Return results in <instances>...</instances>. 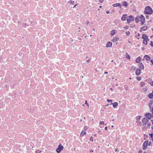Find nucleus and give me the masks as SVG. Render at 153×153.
<instances>
[{
    "mask_svg": "<svg viewBox=\"0 0 153 153\" xmlns=\"http://www.w3.org/2000/svg\"><path fill=\"white\" fill-rule=\"evenodd\" d=\"M3 105V103H0V107H2Z\"/></svg>",
    "mask_w": 153,
    "mask_h": 153,
    "instance_id": "f704fd0d",
    "label": "nucleus"
},
{
    "mask_svg": "<svg viewBox=\"0 0 153 153\" xmlns=\"http://www.w3.org/2000/svg\"><path fill=\"white\" fill-rule=\"evenodd\" d=\"M150 121H151V122L152 121V122H153L152 123H153V120H151Z\"/></svg>",
    "mask_w": 153,
    "mask_h": 153,
    "instance_id": "6e6d98bb",
    "label": "nucleus"
},
{
    "mask_svg": "<svg viewBox=\"0 0 153 153\" xmlns=\"http://www.w3.org/2000/svg\"><path fill=\"white\" fill-rule=\"evenodd\" d=\"M117 32V31L115 30H113L111 31V36L114 35Z\"/></svg>",
    "mask_w": 153,
    "mask_h": 153,
    "instance_id": "aec40b11",
    "label": "nucleus"
},
{
    "mask_svg": "<svg viewBox=\"0 0 153 153\" xmlns=\"http://www.w3.org/2000/svg\"><path fill=\"white\" fill-rule=\"evenodd\" d=\"M114 127V126H111V127Z\"/></svg>",
    "mask_w": 153,
    "mask_h": 153,
    "instance_id": "680f3d73",
    "label": "nucleus"
},
{
    "mask_svg": "<svg viewBox=\"0 0 153 153\" xmlns=\"http://www.w3.org/2000/svg\"><path fill=\"white\" fill-rule=\"evenodd\" d=\"M41 151L38 150L36 151V153H41Z\"/></svg>",
    "mask_w": 153,
    "mask_h": 153,
    "instance_id": "c85d7f7f",
    "label": "nucleus"
},
{
    "mask_svg": "<svg viewBox=\"0 0 153 153\" xmlns=\"http://www.w3.org/2000/svg\"><path fill=\"white\" fill-rule=\"evenodd\" d=\"M86 133V132L85 131H82V132L81 133L80 136L81 137H82L84 135H85Z\"/></svg>",
    "mask_w": 153,
    "mask_h": 153,
    "instance_id": "f3484780",
    "label": "nucleus"
},
{
    "mask_svg": "<svg viewBox=\"0 0 153 153\" xmlns=\"http://www.w3.org/2000/svg\"><path fill=\"white\" fill-rule=\"evenodd\" d=\"M150 143H151V142H149V145H150Z\"/></svg>",
    "mask_w": 153,
    "mask_h": 153,
    "instance_id": "4d7b16f0",
    "label": "nucleus"
},
{
    "mask_svg": "<svg viewBox=\"0 0 153 153\" xmlns=\"http://www.w3.org/2000/svg\"><path fill=\"white\" fill-rule=\"evenodd\" d=\"M150 45L152 46L153 47V42L151 41V44Z\"/></svg>",
    "mask_w": 153,
    "mask_h": 153,
    "instance_id": "72a5a7b5",
    "label": "nucleus"
},
{
    "mask_svg": "<svg viewBox=\"0 0 153 153\" xmlns=\"http://www.w3.org/2000/svg\"><path fill=\"white\" fill-rule=\"evenodd\" d=\"M85 104H87L88 106V104L87 103V101L85 100Z\"/></svg>",
    "mask_w": 153,
    "mask_h": 153,
    "instance_id": "c03bdc74",
    "label": "nucleus"
},
{
    "mask_svg": "<svg viewBox=\"0 0 153 153\" xmlns=\"http://www.w3.org/2000/svg\"><path fill=\"white\" fill-rule=\"evenodd\" d=\"M142 38L143 39V43L146 45H147V42L149 40V39L147 38V36L145 34H143Z\"/></svg>",
    "mask_w": 153,
    "mask_h": 153,
    "instance_id": "7ed1b4c3",
    "label": "nucleus"
},
{
    "mask_svg": "<svg viewBox=\"0 0 153 153\" xmlns=\"http://www.w3.org/2000/svg\"><path fill=\"white\" fill-rule=\"evenodd\" d=\"M125 89H127V88H126V86H125Z\"/></svg>",
    "mask_w": 153,
    "mask_h": 153,
    "instance_id": "13d9d810",
    "label": "nucleus"
},
{
    "mask_svg": "<svg viewBox=\"0 0 153 153\" xmlns=\"http://www.w3.org/2000/svg\"><path fill=\"white\" fill-rule=\"evenodd\" d=\"M104 0H100V3H102L103 2V1Z\"/></svg>",
    "mask_w": 153,
    "mask_h": 153,
    "instance_id": "a19ab883",
    "label": "nucleus"
},
{
    "mask_svg": "<svg viewBox=\"0 0 153 153\" xmlns=\"http://www.w3.org/2000/svg\"><path fill=\"white\" fill-rule=\"evenodd\" d=\"M137 79L138 81H140L141 80V77L140 76H138L137 77Z\"/></svg>",
    "mask_w": 153,
    "mask_h": 153,
    "instance_id": "a878e982",
    "label": "nucleus"
},
{
    "mask_svg": "<svg viewBox=\"0 0 153 153\" xmlns=\"http://www.w3.org/2000/svg\"><path fill=\"white\" fill-rule=\"evenodd\" d=\"M131 69L133 70H134L135 69V67L134 66H132L131 67Z\"/></svg>",
    "mask_w": 153,
    "mask_h": 153,
    "instance_id": "e433bc0d",
    "label": "nucleus"
},
{
    "mask_svg": "<svg viewBox=\"0 0 153 153\" xmlns=\"http://www.w3.org/2000/svg\"><path fill=\"white\" fill-rule=\"evenodd\" d=\"M140 20L142 23V25H143L144 23L145 20L144 17H142V18H140Z\"/></svg>",
    "mask_w": 153,
    "mask_h": 153,
    "instance_id": "ddd939ff",
    "label": "nucleus"
},
{
    "mask_svg": "<svg viewBox=\"0 0 153 153\" xmlns=\"http://www.w3.org/2000/svg\"><path fill=\"white\" fill-rule=\"evenodd\" d=\"M25 25H26V23H25Z\"/></svg>",
    "mask_w": 153,
    "mask_h": 153,
    "instance_id": "69168bd1",
    "label": "nucleus"
},
{
    "mask_svg": "<svg viewBox=\"0 0 153 153\" xmlns=\"http://www.w3.org/2000/svg\"><path fill=\"white\" fill-rule=\"evenodd\" d=\"M142 17H144V16L142 15H140V19L141 18H142Z\"/></svg>",
    "mask_w": 153,
    "mask_h": 153,
    "instance_id": "ea45409f",
    "label": "nucleus"
},
{
    "mask_svg": "<svg viewBox=\"0 0 153 153\" xmlns=\"http://www.w3.org/2000/svg\"><path fill=\"white\" fill-rule=\"evenodd\" d=\"M104 73L105 74H108V72H105Z\"/></svg>",
    "mask_w": 153,
    "mask_h": 153,
    "instance_id": "3c124183",
    "label": "nucleus"
},
{
    "mask_svg": "<svg viewBox=\"0 0 153 153\" xmlns=\"http://www.w3.org/2000/svg\"><path fill=\"white\" fill-rule=\"evenodd\" d=\"M144 58L147 60H149L150 59V57L147 55H145L144 56Z\"/></svg>",
    "mask_w": 153,
    "mask_h": 153,
    "instance_id": "a211bd4d",
    "label": "nucleus"
},
{
    "mask_svg": "<svg viewBox=\"0 0 153 153\" xmlns=\"http://www.w3.org/2000/svg\"><path fill=\"white\" fill-rule=\"evenodd\" d=\"M126 57L127 58L130 59V56L127 53H126Z\"/></svg>",
    "mask_w": 153,
    "mask_h": 153,
    "instance_id": "393cba45",
    "label": "nucleus"
},
{
    "mask_svg": "<svg viewBox=\"0 0 153 153\" xmlns=\"http://www.w3.org/2000/svg\"><path fill=\"white\" fill-rule=\"evenodd\" d=\"M107 101L108 102H112V100H107Z\"/></svg>",
    "mask_w": 153,
    "mask_h": 153,
    "instance_id": "c9c22d12",
    "label": "nucleus"
},
{
    "mask_svg": "<svg viewBox=\"0 0 153 153\" xmlns=\"http://www.w3.org/2000/svg\"><path fill=\"white\" fill-rule=\"evenodd\" d=\"M85 23L87 24V25H88L89 23V22L88 21H87Z\"/></svg>",
    "mask_w": 153,
    "mask_h": 153,
    "instance_id": "a18cd8bd",
    "label": "nucleus"
},
{
    "mask_svg": "<svg viewBox=\"0 0 153 153\" xmlns=\"http://www.w3.org/2000/svg\"><path fill=\"white\" fill-rule=\"evenodd\" d=\"M151 62H152V64L153 65V60H151Z\"/></svg>",
    "mask_w": 153,
    "mask_h": 153,
    "instance_id": "49530a36",
    "label": "nucleus"
},
{
    "mask_svg": "<svg viewBox=\"0 0 153 153\" xmlns=\"http://www.w3.org/2000/svg\"><path fill=\"white\" fill-rule=\"evenodd\" d=\"M126 35L127 36L129 35L130 34V32H129L128 31H127V32H126Z\"/></svg>",
    "mask_w": 153,
    "mask_h": 153,
    "instance_id": "bb28decb",
    "label": "nucleus"
},
{
    "mask_svg": "<svg viewBox=\"0 0 153 153\" xmlns=\"http://www.w3.org/2000/svg\"><path fill=\"white\" fill-rule=\"evenodd\" d=\"M127 14L123 15L121 18V19L123 21L126 20L127 19Z\"/></svg>",
    "mask_w": 153,
    "mask_h": 153,
    "instance_id": "9d476101",
    "label": "nucleus"
},
{
    "mask_svg": "<svg viewBox=\"0 0 153 153\" xmlns=\"http://www.w3.org/2000/svg\"><path fill=\"white\" fill-rule=\"evenodd\" d=\"M112 6L114 7H117L118 6H119L120 7H121L122 5L121 4L119 3H116L113 4Z\"/></svg>",
    "mask_w": 153,
    "mask_h": 153,
    "instance_id": "1a4fd4ad",
    "label": "nucleus"
},
{
    "mask_svg": "<svg viewBox=\"0 0 153 153\" xmlns=\"http://www.w3.org/2000/svg\"><path fill=\"white\" fill-rule=\"evenodd\" d=\"M144 83L143 82H141V86H144Z\"/></svg>",
    "mask_w": 153,
    "mask_h": 153,
    "instance_id": "7c9ffc66",
    "label": "nucleus"
},
{
    "mask_svg": "<svg viewBox=\"0 0 153 153\" xmlns=\"http://www.w3.org/2000/svg\"><path fill=\"white\" fill-rule=\"evenodd\" d=\"M109 105H106V106H108Z\"/></svg>",
    "mask_w": 153,
    "mask_h": 153,
    "instance_id": "0e129e2a",
    "label": "nucleus"
},
{
    "mask_svg": "<svg viewBox=\"0 0 153 153\" xmlns=\"http://www.w3.org/2000/svg\"><path fill=\"white\" fill-rule=\"evenodd\" d=\"M111 104H112L114 108H116L118 105V103L117 102H115L114 103H112Z\"/></svg>",
    "mask_w": 153,
    "mask_h": 153,
    "instance_id": "f8f14e48",
    "label": "nucleus"
},
{
    "mask_svg": "<svg viewBox=\"0 0 153 153\" xmlns=\"http://www.w3.org/2000/svg\"><path fill=\"white\" fill-rule=\"evenodd\" d=\"M142 122L143 124V126L144 125H146L148 122H149V120H147V118H145L142 120Z\"/></svg>",
    "mask_w": 153,
    "mask_h": 153,
    "instance_id": "0eeeda50",
    "label": "nucleus"
},
{
    "mask_svg": "<svg viewBox=\"0 0 153 153\" xmlns=\"http://www.w3.org/2000/svg\"><path fill=\"white\" fill-rule=\"evenodd\" d=\"M139 18L138 17H136L135 18V21L136 23H138L139 21Z\"/></svg>",
    "mask_w": 153,
    "mask_h": 153,
    "instance_id": "5701e85b",
    "label": "nucleus"
},
{
    "mask_svg": "<svg viewBox=\"0 0 153 153\" xmlns=\"http://www.w3.org/2000/svg\"><path fill=\"white\" fill-rule=\"evenodd\" d=\"M107 129H108V128L107 127H105V130H107Z\"/></svg>",
    "mask_w": 153,
    "mask_h": 153,
    "instance_id": "8fccbe9b",
    "label": "nucleus"
},
{
    "mask_svg": "<svg viewBox=\"0 0 153 153\" xmlns=\"http://www.w3.org/2000/svg\"><path fill=\"white\" fill-rule=\"evenodd\" d=\"M135 73L136 75L138 76L141 74V71L139 69H137L136 70Z\"/></svg>",
    "mask_w": 153,
    "mask_h": 153,
    "instance_id": "6e6552de",
    "label": "nucleus"
},
{
    "mask_svg": "<svg viewBox=\"0 0 153 153\" xmlns=\"http://www.w3.org/2000/svg\"><path fill=\"white\" fill-rule=\"evenodd\" d=\"M106 13H107V14H108L109 13V12L108 11H106Z\"/></svg>",
    "mask_w": 153,
    "mask_h": 153,
    "instance_id": "09e8293b",
    "label": "nucleus"
},
{
    "mask_svg": "<svg viewBox=\"0 0 153 153\" xmlns=\"http://www.w3.org/2000/svg\"><path fill=\"white\" fill-rule=\"evenodd\" d=\"M63 149V146H62L61 144H59L56 149V152L57 153H59Z\"/></svg>",
    "mask_w": 153,
    "mask_h": 153,
    "instance_id": "20e7f679",
    "label": "nucleus"
},
{
    "mask_svg": "<svg viewBox=\"0 0 153 153\" xmlns=\"http://www.w3.org/2000/svg\"><path fill=\"white\" fill-rule=\"evenodd\" d=\"M149 135L150 136V137H151L152 140L153 139V133L150 134Z\"/></svg>",
    "mask_w": 153,
    "mask_h": 153,
    "instance_id": "cd10ccee",
    "label": "nucleus"
},
{
    "mask_svg": "<svg viewBox=\"0 0 153 153\" xmlns=\"http://www.w3.org/2000/svg\"><path fill=\"white\" fill-rule=\"evenodd\" d=\"M115 152H118V149H115Z\"/></svg>",
    "mask_w": 153,
    "mask_h": 153,
    "instance_id": "de8ad7c7",
    "label": "nucleus"
},
{
    "mask_svg": "<svg viewBox=\"0 0 153 153\" xmlns=\"http://www.w3.org/2000/svg\"><path fill=\"white\" fill-rule=\"evenodd\" d=\"M150 85L152 86H153V81L150 82Z\"/></svg>",
    "mask_w": 153,
    "mask_h": 153,
    "instance_id": "4c0bfd02",
    "label": "nucleus"
},
{
    "mask_svg": "<svg viewBox=\"0 0 153 153\" xmlns=\"http://www.w3.org/2000/svg\"><path fill=\"white\" fill-rule=\"evenodd\" d=\"M90 152H93V151L92 150H91V151H90Z\"/></svg>",
    "mask_w": 153,
    "mask_h": 153,
    "instance_id": "5fc2aeb1",
    "label": "nucleus"
},
{
    "mask_svg": "<svg viewBox=\"0 0 153 153\" xmlns=\"http://www.w3.org/2000/svg\"><path fill=\"white\" fill-rule=\"evenodd\" d=\"M85 129H87V128H85Z\"/></svg>",
    "mask_w": 153,
    "mask_h": 153,
    "instance_id": "338daca9",
    "label": "nucleus"
},
{
    "mask_svg": "<svg viewBox=\"0 0 153 153\" xmlns=\"http://www.w3.org/2000/svg\"><path fill=\"white\" fill-rule=\"evenodd\" d=\"M141 29L142 30H145L147 29V27L146 26H144L142 27Z\"/></svg>",
    "mask_w": 153,
    "mask_h": 153,
    "instance_id": "412c9836",
    "label": "nucleus"
},
{
    "mask_svg": "<svg viewBox=\"0 0 153 153\" xmlns=\"http://www.w3.org/2000/svg\"><path fill=\"white\" fill-rule=\"evenodd\" d=\"M139 67L141 69H143L144 68L143 65L142 63H140L139 64Z\"/></svg>",
    "mask_w": 153,
    "mask_h": 153,
    "instance_id": "4468645a",
    "label": "nucleus"
},
{
    "mask_svg": "<svg viewBox=\"0 0 153 153\" xmlns=\"http://www.w3.org/2000/svg\"><path fill=\"white\" fill-rule=\"evenodd\" d=\"M148 97L150 99H152L153 98V94L152 93H150L148 94Z\"/></svg>",
    "mask_w": 153,
    "mask_h": 153,
    "instance_id": "2eb2a0df",
    "label": "nucleus"
},
{
    "mask_svg": "<svg viewBox=\"0 0 153 153\" xmlns=\"http://www.w3.org/2000/svg\"><path fill=\"white\" fill-rule=\"evenodd\" d=\"M140 57H138L136 60V62L137 63H138L140 62Z\"/></svg>",
    "mask_w": 153,
    "mask_h": 153,
    "instance_id": "4be33fe9",
    "label": "nucleus"
},
{
    "mask_svg": "<svg viewBox=\"0 0 153 153\" xmlns=\"http://www.w3.org/2000/svg\"><path fill=\"white\" fill-rule=\"evenodd\" d=\"M90 61V59H88L87 60L86 62L87 63H88Z\"/></svg>",
    "mask_w": 153,
    "mask_h": 153,
    "instance_id": "79ce46f5",
    "label": "nucleus"
},
{
    "mask_svg": "<svg viewBox=\"0 0 153 153\" xmlns=\"http://www.w3.org/2000/svg\"><path fill=\"white\" fill-rule=\"evenodd\" d=\"M111 62H113V60H111Z\"/></svg>",
    "mask_w": 153,
    "mask_h": 153,
    "instance_id": "e2e57ef3",
    "label": "nucleus"
},
{
    "mask_svg": "<svg viewBox=\"0 0 153 153\" xmlns=\"http://www.w3.org/2000/svg\"><path fill=\"white\" fill-rule=\"evenodd\" d=\"M85 129H87V128H85Z\"/></svg>",
    "mask_w": 153,
    "mask_h": 153,
    "instance_id": "774afa93",
    "label": "nucleus"
},
{
    "mask_svg": "<svg viewBox=\"0 0 153 153\" xmlns=\"http://www.w3.org/2000/svg\"><path fill=\"white\" fill-rule=\"evenodd\" d=\"M91 141H93V138L92 137H91L89 139Z\"/></svg>",
    "mask_w": 153,
    "mask_h": 153,
    "instance_id": "c756f323",
    "label": "nucleus"
},
{
    "mask_svg": "<svg viewBox=\"0 0 153 153\" xmlns=\"http://www.w3.org/2000/svg\"><path fill=\"white\" fill-rule=\"evenodd\" d=\"M152 102H150L149 103V106L150 109L152 108L151 111L152 113V114L148 113L146 114V117H147L146 118L148 119L149 120H150L151 119V117H152L153 116V106H152Z\"/></svg>",
    "mask_w": 153,
    "mask_h": 153,
    "instance_id": "f257e3e1",
    "label": "nucleus"
},
{
    "mask_svg": "<svg viewBox=\"0 0 153 153\" xmlns=\"http://www.w3.org/2000/svg\"><path fill=\"white\" fill-rule=\"evenodd\" d=\"M77 5V4H76L73 7V8H74L75 6H76Z\"/></svg>",
    "mask_w": 153,
    "mask_h": 153,
    "instance_id": "603ef678",
    "label": "nucleus"
},
{
    "mask_svg": "<svg viewBox=\"0 0 153 153\" xmlns=\"http://www.w3.org/2000/svg\"><path fill=\"white\" fill-rule=\"evenodd\" d=\"M148 142V141H146L143 143V150H145L147 149Z\"/></svg>",
    "mask_w": 153,
    "mask_h": 153,
    "instance_id": "423d86ee",
    "label": "nucleus"
},
{
    "mask_svg": "<svg viewBox=\"0 0 153 153\" xmlns=\"http://www.w3.org/2000/svg\"><path fill=\"white\" fill-rule=\"evenodd\" d=\"M104 124V122L103 121L101 122L100 123V125H103Z\"/></svg>",
    "mask_w": 153,
    "mask_h": 153,
    "instance_id": "473e14b6",
    "label": "nucleus"
},
{
    "mask_svg": "<svg viewBox=\"0 0 153 153\" xmlns=\"http://www.w3.org/2000/svg\"><path fill=\"white\" fill-rule=\"evenodd\" d=\"M110 90H113V88H110Z\"/></svg>",
    "mask_w": 153,
    "mask_h": 153,
    "instance_id": "864d4df0",
    "label": "nucleus"
},
{
    "mask_svg": "<svg viewBox=\"0 0 153 153\" xmlns=\"http://www.w3.org/2000/svg\"><path fill=\"white\" fill-rule=\"evenodd\" d=\"M101 7H102V6H100V8H101Z\"/></svg>",
    "mask_w": 153,
    "mask_h": 153,
    "instance_id": "052dcab7",
    "label": "nucleus"
},
{
    "mask_svg": "<svg viewBox=\"0 0 153 153\" xmlns=\"http://www.w3.org/2000/svg\"><path fill=\"white\" fill-rule=\"evenodd\" d=\"M134 17L131 15L128 16L127 19V23L129 24L131 22L134 21Z\"/></svg>",
    "mask_w": 153,
    "mask_h": 153,
    "instance_id": "39448f33",
    "label": "nucleus"
},
{
    "mask_svg": "<svg viewBox=\"0 0 153 153\" xmlns=\"http://www.w3.org/2000/svg\"><path fill=\"white\" fill-rule=\"evenodd\" d=\"M112 42H108L107 43V44L106 45V47L107 48L110 47L112 46Z\"/></svg>",
    "mask_w": 153,
    "mask_h": 153,
    "instance_id": "9b49d317",
    "label": "nucleus"
},
{
    "mask_svg": "<svg viewBox=\"0 0 153 153\" xmlns=\"http://www.w3.org/2000/svg\"><path fill=\"white\" fill-rule=\"evenodd\" d=\"M143 153H147L146 152H144Z\"/></svg>",
    "mask_w": 153,
    "mask_h": 153,
    "instance_id": "bf43d9fd",
    "label": "nucleus"
},
{
    "mask_svg": "<svg viewBox=\"0 0 153 153\" xmlns=\"http://www.w3.org/2000/svg\"><path fill=\"white\" fill-rule=\"evenodd\" d=\"M146 124L147 125V126H146L147 128L150 127L151 125V123L150 122H148Z\"/></svg>",
    "mask_w": 153,
    "mask_h": 153,
    "instance_id": "b1692460",
    "label": "nucleus"
},
{
    "mask_svg": "<svg viewBox=\"0 0 153 153\" xmlns=\"http://www.w3.org/2000/svg\"><path fill=\"white\" fill-rule=\"evenodd\" d=\"M142 150H140L139 151H138V153H142Z\"/></svg>",
    "mask_w": 153,
    "mask_h": 153,
    "instance_id": "37998d69",
    "label": "nucleus"
},
{
    "mask_svg": "<svg viewBox=\"0 0 153 153\" xmlns=\"http://www.w3.org/2000/svg\"><path fill=\"white\" fill-rule=\"evenodd\" d=\"M122 4L124 6L127 7L128 5V3L127 2L124 1L123 2Z\"/></svg>",
    "mask_w": 153,
    "mask_h": 153,
    "instance_id": "6ab92c4d",
    "label": "nucleus"
},
{
    "mask_svg": "<svg viewBox=\"0 0 153 153\" xmlns=\"http://www.w3.org/2000/svg\"><path fill=\"white\" fill-rule=\"evenodd\" d=\"M141 117L140 116L138 117H137V120H138L140 119Z\"/></svg>",
    "mask_w": 153,
    "mask_h": 153,
    "instance_id": "2f4dec72",
    "label": "nucleus"
},
{
    "mask_svg": "<svg viewBox=\"0 0 153 153\" xmlns=\"http://www.w3.org/2000/svg\"><path fill=\"white\" fill-rule=\"evenodd\" d=\"M118 38L117 37H115L112 40V41L114 42H116L118 40Z\"/></svg>",
    "mask_w": 153,
    "mask_h": 153,
    "instance_id": "dca6fc26",
    "label": "nucleus"
},
{
    "mask_svg": "<svg viewBox=\"0 0 153 153\" xmlns=\"http://www.w3.org/2000/svg\"><path fill=\"white\" fill-rule=\"evenodd\" d=\"M153 10L152 8L149 6H147L146 7L144 13L147 14H151L153 13Z\"/></svg>",
    "mask_w": 153,
    "mask_h": 153,
    "instance_id": "f03ea898",
    "label": "nucleus"
},
{
    "mask_svg": "<svg viewBox=\"0 0 153 153\" xmlns=\"http://www.w3.org/2000/svg\"><path fill=\"white\" fill-rule=\"evenodd\" d=\"M70 2L72 4H74V1H70Z\"/></svg>",
    "mask_w": 153,
    "mask_h": 153,
    "instance_id": "58836bf2",
    "label": "nucleus"
}]
</instances>
